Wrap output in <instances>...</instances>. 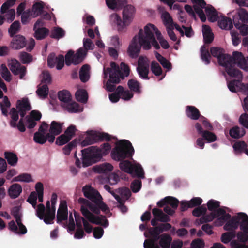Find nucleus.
Returning <instances> with one entry per match:
<instances>
[{
	"label": "nucleus",
	"instance_id": "obj_20",
	"mask_svg": "<svg viewBox=\"0 0 248 248\" xmlns=\"http://www.w3.org/2000/svg\"><path fill=\"white\" fill-rule=\"evenodd\" d=\"M185 112L186 116L193 120H197L202 116L199 109L193 106H187Z\"/></svg>",
	"mask_w": 248,
	"mask_h": 248
},
{
	"label": "nucleus",
	"instance_id": "obj_56",
	"mask_svg": "<svg viewBox=\"0 0 248 248\" xmlns=\"http://www.w3.org/2000/svg\"><path fill=\"white\" fill-rule=\"evenodd\" d=\"M19 58L23 64L29 63L32 60V56L30 54L24 51L20 52Z\"/></svg>",
	"mask_w": 248,
	"mask_h": 248
},
{
	"label": "nucleus",
	"instance_id": "obj_42",
	"mask_svg": "<svg viewBox=\"0 0 248 248\" xmlns=\"http://www.w3.org/2000/svg\"><path fill=\"white\" fill-rule=\"evenodd\" d=\"M4 157L9 165L13 166L16 165L18 161V157L15 153L11 152H5Z\"/></svg>",
	"mask_w": 248,
	"mask_h": 248
},
{
	"label": "nucleus",
	"instance_id": "obj_6",
	"mask_svg": "<svg viewBox=\"0 0 248 248\" xmlns=\"http://www.w3.org/2000/svg\"><path fill=\"white\" fill-rule=\"evenodd\" d=\"M111 148L109 143H105L101 145V148L91 146L81 150L82 166L87 167L99 161L103 155L109 153Z\"/></svg>",
	"mask_w": 248,
	"mask_h": 248
},
{
	"label": "nucleus",
	"instance_id": "obj_5",
	"mask_svg": "<svg viewBox=\"0 0 248 248\" xmlns=\"http://www.w3.org/2000/svg\"><path fill=\"white\" fill-rule=\"evenodd\" d=\"M239 227L240 231L236 233L239 242L245 243L248 240V216L245 213L239 212L231 217L224 225L225 230L235 231Z\"/></svg>",
	"mask_w": 248,
	"mask_h": 248
},
{
	"label": "nucleus",
	"instance_id": "obj_29",
	"mask_svg": "<svg viewBox=\"0 0 248 248\" xmlns=\"http://www.w3.org/2000/svg\"><path fill=\"white\" fill-rule=\"evenodd\" d=\"M90 67L88 64L83 65L79 71V78L82 82H86L89 79Z\"/></svg>",
	"mask_w": 248,
	"mask_h": 248
},
{
	"label": "nucleus",
	"instance_id": "obj_24",
	"mask_svg": "<svg viewBox=\"0 0 248 248\" xmlns=\"http://www.w3.org/2000/svg\"><path fill=\"white\" fill-rule=\"evenodd\" d=\"M152 214L154 217H157L158 221L161 222H168L171 220L170 217L168 215L164 214L161 209L158 208H153Z\"/></svg>",
	"mask_w": 248,
	"mask_h": 248
},
{
	"label": "nucleus",
	"instance_id": "obj_10",
	"mask_svg": "<svg viewBox=\"0 0 248 248\" xmlns=\"http://www.w3.org/2000/svg\"><path fill=\"white\" fill-rule=\"evenodd\" d=\"M36 212L37 217L41 220L43 219L46 224L53 223V220L55 217V207H50L49 201L46 202V209L43 204L40 203L38 205Z\"/></svg>",
	"mask_w": 248,
	"mask_h": 248
},
{
	"label": "nucleus",
	"instance_id": "obj_15",
	"mask_svg": "<svg viewBox=\"0 0 248 248\" xmlns=\"http://www.w3.org/2000/svg\"><path fill=\"white\" fill-rule=\"evenodd\" d=\"M64 56L60 54L58 57L56 56L54 53H50L47 58V64L50 68H53L56 65L58 70L62 69L64 66Z\"/></svg>",
	"mask_w": 248,
	"mask_h": 248
},
{
	"label": "nucleus",
	"instance_id": "obj_50",
	"mask_svg": "<svg viewBox=\"0 0 248 248\" xmlns=\"http://www.w3.org/2000/svg\"><path fill=\"white\" fill-rule=\"evenodd\" d=\"M16 108L17 109H24L25 110H30L31 108V107L30 104L29 100L27 98L23 99L21 100H17L16 102Z\"/></svg>",
	"mask_w": 248,
	"mask_h": 248
},
{
	"label": "nucleus",
	"instance_id": "obj_14",
	"mask_svg": "<svg viewBox=\"0 0 248 248\" xmlns=\"http://www.w3.org/2000/svg\"><path fill=\"white\" fill-rule=\"evenodd\" d=\"M63 124V123L55 121L51 122L49 128V132L47 133V137L49 138V142L51 143L54 142L55 136H57L62 133Z\"/></svg>",
	"mask_w": 248,
	"mask_h": 248
},
{
	"label": "nucleus",
	"instance_id": "obj_27",
	"mask_svg": "<svg viewBox=\"0 0 248 248\" xmlns=\"http://www.w3.org/2000/svg\"><path fill=\"white\" fill-rule=\"evenodd\" d=\"M243 76L241 78H238V79L232 80L228 82V87L229 90L232 93H236V88H240V89L243 90L242 88V84H243L241 82Z\"/></svg>",
	"mask_w": 248,
	"mask_h": 248
},
{
	"label": "nucleus",
	"instance_id": "obj_57",
	"mask_svg": "<svg viewBox=\"0 0 248 248\" xmlns=\"http://www.w3.org/2000/svg\"><path fill=\"white\" fill-rule=\"evenodd\" d=\"M66 108L69 112L76 113L79 112V105L75 102L66 103Z\"/></svg>",
	"mask_w": 248,
	"mask_h": 248
},
{
	"label": "nucleus",
	"instance_id": "obj_39",
	"mask_svg": "<svg viewBox=\"0 0 248 248\" xmlns=\"http://www.w3.org/2000/svg\"><path fill=\"white\" fill-rule=\"evenodd\" d=\"M161 17L163 21V23L166 29L174 27V22L172 17L167 11H165L162 13Z\"/></svg>",
	"mask_w": 248,
	"mask_h": 248
},
{
	"label": "nucleus",
	"instance_id": "obj_19",
	"mask_svg": "<svg viewBox=\"0 0 248 248\" xmlns=\"http://www.w3.org/2000/svg\"><path fill=\"white\" fill-rule=\"evenodd\" d=\"M11 46L14 49L17 50L23 48L26 45V38L21 35H16L12 37Z\"/></svg>",
	"mask_w": 248,
	"mask_h": 248
},
{
	"label": "nucleus",
	"instance_id": "obj_36",
	"mask_svg": "<svg viewBox=\"0 0 248 248\" xmlns=\"http://www.w3.org/2000/svg\"><path fill=\"white\" fill-rule=\"evenodd\" d=\"M58 98L61 101L65 103H68L72 100L70 93L66 90L59 91L58 93Z\"/></svg>",
	"mask_w": 248,
	"mask_h": 248
},
{
	"label": "nucleus",
	"instance_id": "obj_49",
	"mask_svg": "<svg viewBox=\"0 0 248 248\" xmlns=\"http://www.w3.org/2000/svg\"><path fill=\"white\" fill-rule=\"evenodd\" d=\"M133 173L138 178L143 179L145 177L143 169L141 165L139 164H136L133 165L132 174Z\"/></svg>",
	"mask_w": 248,
	"mask_h": 248
},
{
	"label": "nucleus",
	"instance_id": "obj_11",
	"mask_svg": "<svg viewBox=\"0 0 248 248\" xmlns=\"http://www.w3.org/2000/svg\"><path fill=\"white\" fill-rule=\"evenodd\" d=\"M161 233L158 226L148 228L144 233L146 237L150 238L146 239L144 242V248H160V246L156 243L160 237Z\"/></svg>",
	"mask_w": 248,
	"mask_h": 248
},
{
	"label": "nucleus",
	"instance_id": "obj_52",
	"mask_svg": "<svg viewBox=\"0 0 248 248\" xmlns=\"http://www.w3.org/2000/svg\"><path fill=\"white\" fill-rule=\"evenodd\" d=\"M12 181L29 183L32 182L33 180L31 174L28 173H22L14 178Z\"/></svg>",
	"mask_w": 248,
	"mask_h": 248
},
{
	"label": "nucleus",
	"instance_id": "obj_13",
	"mask_svg": "<svg viewBox=\"0 0 248 248\" xmlns=\"http://www.w3.org/2000/svg\"><path fill=\"white\" fill-rule=\"evenodd\" d=\"M10 70L15 75H19L20 78L22 79L26 72V68L21 65L20 62L16 59H12L8 61V64Z\"/></svg>",
	"mask_w": 248,
	"mask_h": 248
},
{
	"label": "nucleus",
	"instance_id": "obj_58",
	"mask_svg": "<svg viewBox=\"0 0 248 248\" xmlns=\"http://www.w3.org/2000/svg\"><path fill=\"white\" fill-rule=\"evenodd\" d=\"M156 36L162 47L165 49H168L170 47V45L167 41L163 38L159 30H156Z\"/></svg>",
	"mask_w": 248,
	"mask_h": 248
},
{
	"label": "nucleus",
	"instance_id": "obj_45",
	"mask_svg": "<svg viewBox=\"0 0 248 248\" xmlns=\"http://www.w3.org/2000/svg\"><path fill=\"white\" fill-rule=\"evenodd\" d=\"M49 89L47 84H44L42 86L39 85L37 86L36 94L42 98H46L48 94Z\"/></svg>",
	"mask_w": 248,
	"mask_h": 248
},
{
	"label": "nucleus",
	"instance_id": "obj_31",
	"mask_svg": "<svg viewBox=\"0 0 248 248\" xmlns=\"http://www.w3.org/2000/svg\"><path fill=\"white\" fill-rule=\"evenodd\" d=\"M86 52L82 48H79L77 53L72 56L73 64L78 65L82 62L85 56H86Z\"/></svg>",
	"mask_w": 248,
	"mask_h": 248
},
{
	"label": "nucleus",
	"instance_id": "obj_23",
	"mask_svg": "<svg viewBox=\"0 0 248 248\" xmlns=\"http://www.w3.org/2000/svg\"><path fill=\"white\" fill-rule=\"evenodd\" d=\"M202 33L203 40L205 44H210L214 40V34L211 28L208 25H202Z\"/></svg>",
	"mask_w": 248,
	"mask_h": 248
},
{
	"label": "nucleus",
	"instance_id": "obj_30",
	"mask_svg": "<svg viewBox=\"0 0 248 248\" xmlns=\"http://www.w3.org/2000/svg\"><path fill=\"white\" fill-rule=\"evenodd\" d=\"M205 12L208 17V20L212 22L216 21L218 18L217 11L212 5H208L205 8Z\"/></svg>",
	"mask_w": 248,
	"mask_h": 248
},
{
	"label": "nucleus",
	"instance_id": "obj_3",
	"mask_svg": "<svg viewBox=\"0 0 248 248\" xmlns=\"http://www.w3.org/2000/svg\"><path fill=\"white\" fill-rule=\"evenodd\" d=\"M134 153V149L131 142L126 140H123L116 143V146L113 149L111 154L114 160L120 161L119 167L121 170L132 174V168L134 165L130 161L124 159L126 158H131Z\"/></svg>",
	"mask_w": 248,
	"mask_h": 248
},
{
	"label": "nucleus",
	"instance_id": "obj_26",
	"mask_svg": "<svg viewBox=\"0 0 248 248\" xmlns=\"http://www.w3.org/2000/svg\"><path fill=\"white\" fill-rule=\"evenodd\" d=\"M159 244L162 248H170L172 241L171 236L168 234L164 233L159 237Z\"/></svg>",
	"mask_w": 248,
	"mask_h": 248
},
{
	"label": "nucleus",
	"instance_id": "obj_25",
	"mask_svg": "<svg viewBox=\"0 0 248 248\" xmlns=\"http://www.w3.org/2000/svg\"><path fill=\"white\" fill-rule=\"evenodd\" d=\"M22 190L21 186L19 184H12L8 189V194L12 199L18 197Z\"/></svg>",
	"mask_w": 248,
	"mask_h": 248
},
{
	"label": "nucleus",
	"instance_id": "obj_64",
	"mask_svg": "<svg viewBox=\"0 0 248 248\" xmlns=\"http://www.w3.org/2000/svg\"><path fill=\"white\" fill-rule=\"evenodd\" d=\"M239 122L244 127L248 129V114H242L239 118Z\"/></svg>",
	"mask_w": 248,
	"mask_h": 248
},
{
	"label": "nucleus",
	"instance_id": "obj_44",
	"mask_svg": "<svg viewBox=\"0 0 248 248\" xmlns=\"http://www.w3.org/2000/svg\"><path fill=\"white\" fill-rule=\"evenodd\" d=\"M65 31L60 27H55L52 30L50 37L51 38L59 39L65 36Z\"/></svg>",
	"mask_w": 248,
	"mask_h": 248
},
{
	"label": "nucleus",
	"instance_id": "obj_16",
	"mask_svg": "<svg viewBox=\"0 0 248 248\" xmlns=\"http://www.w3.org/2000/svg\"><path fill=\"white\" fill-rule=\"evenodd\" d=\"M194 4L193 9L199 16L201 20L204 22L206 20L205 15L204 13L203 9H205L206 6V3L204 0H191Z\"/></svg>",
	"mask_w": 248,
	"mask_h": 248
},
{
	"label": "nucleus",
	"instance_id": "obj_33",
	"mask_svg": "<svg viewBox=\"0 0 248 248\" xmlns=\"http://www.w3.org/2000/svg\"><path fill=\"white\" fill-rule=\"evenodd\" d=\"M34 37L37 40H42L45 39L48 35L49 31L45 27H42L35 29Z\"/></svg>",
	"mask_w": 248,
	"mask_h": 248
},
{
	"label": "nucleus",
	"instance_id": "obj_37",
	"mask_svg": "<svg viewBox=\"0 0 248 248\" xmlns=\"http://www.w3.org/2000/svg\"><path fill=\"white\" fill-rule=\"evenodd\" d=\"M127 85L131 91L138 94H140L141 93L140 84L137 80L134 79H129L128 81Z\"/></svg>",
	"mask_w": 248,
	"mask_h": 248
},
{
	"label": "nucleus",
	"instance_id": "obj_28",
	"mask_svg": "<svg viewBox=\"0 0 248 248\" xmlns=\"http://www.w3.org/2000/svg\"><path fill=\"white\" fill-rule=\"evenodd\" d=\"M245 133V130L243 128L237 126L231 128L229 131L230 136L234 139H239L243 136Z\"/></svg>",
	"mask_w": 248,
	"mask_h": 248
},
{
	"label": "nucleus",
	"instance_id": "obj_12",
	"mask_svg": "<svg viewBox=\"0 0 248 248\" xmlns=\"http://www.w3.org/2000/svg\"><path fill=\"white\" fill-rule=\"evenodd\" d=\"M112 139L117 140L115 137L105 132H95L87 136L81 142L82 146H86L100 141H109Z\"/></svg>",
	"mask_w": 248,
	"mask_h": 248
},
{
	"label": "nucleus",
	"instance_id": "obj_62",
	"mask_svg": "<svg viewBox=\"0 0 248 248\" xmlns=\"http://www.w3.org/2000/svg\"><path fill=\"white\" fill-rule=\"evenodd\" d=\"M207 205L209 210L214 212L218 209L217 208L220 206V202L218 201L211 199L208 202Z\"/></svg>",
	"mask_w": 248,
	"mask_h": 248
},
{
	"label": "nucleus",
	"instance_id": "obj_51",
	"mask_svg": "<svg viewBox=\"0 0 248 248\" xmlns=\"http://www.w3.org/2000/svg\"><path fill=\"white\" fill-rule=\"evenodd\" d=\"M137 70L139 76L142 79L149 80L150 78L148 77L149 72V66L144 67H137Z\"/></svg>",
	"mask_w": 248,
	"mask_h": 248
},
{
	"label": "nucleus",
	"instance_id": "obj_61",
	"mask_svg": "<svg viewBox=\"0 0 248 248\" xmlns=\"http://www.w3.org/2000/svg\"><path fill=\"white\" fill-rule=\"evenodd\" d=\"M21 15V20L22 23L23 25H26L29 23L30 17L32 16L31 10L30 9H28L26 11H25Z\"/></svg>",
	"mask_w": 248,
	"mask_h": 248
},
{
	"label": "nucleus",
	"instance_id": "obj_18",
	"mask_svg": "<svg viewBox=\"0 0 248 248\" xmlns=\"http://www.w3.org/2000/svg\"><path fill=\"white\" fill-rule=\"evenodd\" d=\"M195 127L198 133L201 135L202 138L207 142H213L217 140V136L214 133L208 130H203L202 125L199 123L195 124Z\"/></svg>",
	"mask_w": 248,
	"mask_h": 248
},
{
	"label": "nucleus",
	"instance_id": "obj_54",
	"mask_svg": "<svg viewBox=\"0 0 248 248\" xmlns=\"http://www.w3.org/2000/svg\"><path fill=\"white\" fill-rule=\"evenodd\" d=\"M151 70L152 72L156 76H159L162 74L161 67L155 61H153L152 62Z\"/></svg>",
	"mask_w": 248,
	"mask_h": 248
},
{
	"label": "nucleus",
	"instance_id": "obj_35",
	"mask_svg": "<svg viewBox=\"0 0 248 248\" xmlns=\"http://www.w3.org/2000/svg\"><path fill=\"white\" fill-rule=\"evenodd\" d=\"M219 26L223 29L231 30L233 27L232 19L227 17L223 16L218 21Z\"/></svg>",
	"mask_w": 248,
	"mask_h": 248
},
{
	"label": "nucleus",
	"instance_id": "obj_46",
	"mask_svg": "<svg viewBox=\"0 0 248 248\" xmlns=\"http://www.w3.org/2000/svg\"><path fill=\"white\" fill-rule=\"evenodd\" d=\"M10 114L11 117L10 125L12 127L16 128V122L19 119L18 111L15 108H12L10 110Z\"/></svg>",
	"mask_w": 248,
	"mask_h": 248
},
{
	"label": "nucleus",
	"instance_id": "obj_40",
	"mask_svg": "<svg viewBox=\"0 0 248 248\" xmlns=\"http://www.w3.org/2000/svg\"><path fill=\"white\" fill-rule=\"evenodd\" d=\"M117 93L120 94L122 99L124 100H129L133 97V93L129 90H124L122 86L117 87Z\"/></svg>",
	"mask_w": 248,
	"mask_h": 248
},
{
	"label": "nucleus",
	"instance_id": "obj_59",
	"mask_svg": "<svg viewBox=\"0 0 248 248\" xmlns=\"http://www.w3.org/2000/svg\"><path fill=\"white\" fill-rule=\"evenodd\" d=\"M242 24L248 22V13L244 9L240 10L236 15Z\"/></svg>",
	"mask_w": 248,
	"mask_h": 248
},
{
	"label": "nucleus",
	"instance_id": "obj_8",
	"mask_svg": "<svg viewBox=\"0 0 248 248\" xmlns=\"http://www.w3.org/2000/svg\"><path fill=\"white\" fill-rule=\"evenodd\" d=\"M158 29L152 24H148L144 27V34L143 30L140 29L139 32L138 40L139 43L145 50H149L152 46L156 49H159L160 47L154 35V32L156 34Z\"/></svg>",
	"mask_w": 248,
	"mask_h": 248
},
{
	"label": "nucleus",
	"instance_id": "obj_47",
	"mask_svg": "<svg viewBox=\"0 0 248 248\" xmlns=\"http://www.w3.org/2000/svg\"><path fill=\"white\" fill-rule=\"evenodd\" d=\"M76 99L81 103H86L88 100L87 92L85 90H78L75 93Z\"/></svg>",
	"mask_w": 248,
	"mask_h": 248
},
{
	"label": "nucleus",
	"instance_id": "obj_38",
	"mask_svg": "<svg viewBox=\"0 0 248 248\" xmlns=\"http://www.w3.org/2000/svg\"><path fill=\"white\" fill-rule=\"evenodd\" d=\"M127 2V0H106L108 7L114 10L118 7L123 6Z\"/></svg>",
	"mask_w": 248,
	"mask_h": 248
},
{
	"label": "nucleus",
	"instance_id": "obj_48",
	"mask_svg": "<svg viewBox=\"0 0 248 248\" xmlns=\"http://www.w3.org/2000/svg\"><path fill=\"white\" fill-rule=\"evenodd\" d=\"M235 231L228 232L223 233L221 236V241L224 244H227L236 236Z\"/></svg>",
	"mask_w": 248,
	"mask_h": 248
},
{
	"label": "nucleus",
	"instance_id": "obj_63",
	"mask_svg": "<svg viewBox=\"0 0 248 248\" xmlns=\"http://www.w3.org/2000/svg\"><path fill=\"white\" fill-rule=\"evenodd\" d=\"M206 211V207L203 205L195 208L192 211V215L195 217H199L202 215H204Z\"/></svg>",
	"mask_w": 248,
	"mask_h": 248
},
{
	"label": "nucleus",
	"instance_id": "obj_9",
	"mask_svg": "<svg viewBox=\"0 0 248 248\" xmlns=\"http://www.w3.org/2000/svg\"><path fill=\"white\" fill-rule=\"evenodd\" d=\"M135 12V8L131 5L125 6L123 11V20L121 17L117 14L111 15L114 23L117 25V28L119 33L125 32L127 26L131 22L133 14Z\"/></svg>",
	"mask_w": 248,
	"mask_h": 248
},
{
	"label": "nucleus",
	"instance_id": "obj_22",
	"mask_svg": "<svg viewBox=\"0 0 248 248\" xmlns=\"http://www.w3.org/2000/svg\"><path fill=\"white\" fill-rule=\"evenodd\" d=\"M217 222H219V226H222L225 222H226L229 220L231 217V215L227 213L226 211L222 208H219L217 210Z\"/></svg>",
	"mask_w": 248,
	"mask_h": 248
},
{
	"label": "nucleus",
	"instance_id": "obj_34",
	"mask_svg": "<svg viewBox=\"0 0 248 248\" xmlns=\"http://www.w3.org/2000/svg\"><path fill=\"white\" fill-rule=\"evenodd\" d=\"M236 154H240L244 152L248 156V149H247V144L244 141L235 143L233 146Z\"/></svg>",
	"mask_w": 248,
	"mask_h": 248
},
{
	"label": "nucleus",
	"instance_id": "obj_53",
	"mask_svg": "<svg viewBox=\"0 0 248 248\" xmlns=\"http://www.w3.org/2000/svg\"><path fill=\"white\" fill-rule=\"evenodd\" d=\"M20 28V24L18 20L14 21L10 25L8 32L11 37H13L18 31Z\"/></svg>",
	"mask_w": 248,
	"mask_h": 248
},
{
	"label": "nucleus",
	"instance_id": "obj_21",
	"mask_svg": "<svg viewBox=\"0 0 248 248\" xmlns=\"http://www.w3.org/2000/svg\"><path fill=\"white\" fill-rule=\"evenodd\" d=\"M113 166L108 163H104L93 166V170L94 172L98 173H108L113 170Z\"/></svg>",
	"mask_w": 248,
	"mask_h": 248
},
{
	"label": "nucleus",
	"instance_id": "obj_7",
	"mask_svg": "<svg viewBox=\"0 0 248 248\" xmlns=\"http://www.w3.org/2000/svg\"><path fill=\"white\" fill-rule=\"evenodd\" d=\"M158 29L152 24H148L144 27V34L143 30L140 29L139 32L138 40L139 43L145 50H149L152 46L156 49H159L160 47L154 35V32L156 34Z\"/></svg>",
	"mask_w": 248,
	"mask_h": 248
},
{
	"label": "nucleus",
	"instance_id": "obj_32",
	"mask_svg": "<svg viewBox=\"0 0 248 248\" xmlns=\"http://www.w3.org/2000/svg\"><path fill=\"white\" fill-rule=\"evenodd\" d=\"M44 8L43 2L41 1L34 3L31 11L32 17H36L41 15L43 13Z\"/></svg>",
	"mask_w": 248,
	"mask_h": 248
},
{
	"label": "nucleus",
	"instance_id": "obj_41",
	"mask_svg": "<svg viewBox=\"0 0 248 248\" xmlns=\"http://www.w3.org/2000/svg\"><path fill=\"white\" fill-rule=\"evenodd\" d=\"M200 51L202 60L204 62L205 64H209L210 63L211 55L208 48L203 45L201 47Z\"/></svg>",
	"mask_w": 248,
	"mask_h": 248
},
{
	"label": "nucleus",
	"instance_id": "obj_4",
	"mask_svg": "<svg viewBox=\"0 0 248 248\" xmlns=\"http://www.w3.org/2000/svg\"><path fill=\"white\" fill-rule=\"evenodd\" d=\"M130 74L129 66L124 62L120 64V68L114 62H111L110 67L104 68L105 78L109 75V78L106 83V89L110 92H113L116 88L113 84H118L121 79H124Z\"/></svg>",
	"mask_w": 248,
	"mask_h": 248
},
{
	"label": "nucleus",
	"instance_id": "obj_1",
	"mask_svg": "<svg viewBox=\"0 0 248 248\" xmlns=\"http://www.w3.org/2000/svg\"><path fill=\"white\" fill-rule=\"evenodd\" d=\"M82 191L84 196L93 202L83 198L78 199V202L81 204L80 211L83 217L92 223L107 227L109 222L105 216H96L91 212L97 215L100 214V210L105 214L109 212L108 207L102 201V197L100 193L89 185L83 186Z\"/></svg>",
	"mask_w": 248,
	"mask_h": 248
},
{
	"label": "nucleus",
	"instance_id": "obj_60",
	"mask_svg": "<svg viewBox=\"0 0 248 248\" xmlns=\"http://www.w3.org/2000/svg\"><path fill=\"white\" fill-rule=\"evenodd\" d=\"M70 140V137H68L67 135L63 134L56 139L55 143L58 145L62 146L68 142Z\"/></svg>",
	"mask_w": 248,
	"mask_h": 248
},
{
	"label": "nucleus",
	"instance_id": "obj_43",
	"mask_svg": "<svg viewBox=\"0 0 248 248\" xmlns=\"http://www.w3.org/2000/svg\"><path fill=\"white\" fill-rule=\"evenodd\" d=\"M49 138L47 137V133L46 135L36 132L34 134L33 140L37 143L43 144L46 141L49 142Z\"/></svg>",
	"mask_w": 248,
	"mask_h": 248
},
{
	"label": "nucleus",
	"instance_id": "obj_55",
	"mask_svg": "<svg viewBox=\"0 0 248 248\" xmlns=\"http://www.w3.org/2000/svg\"><path fill=\"white\" fill-rule=\"evenodd\" d=\"M116 191L124 199L127 200L131 195L130 190L128 187H122L116 190Z\"/></svg>",
	"mask_w": 248,
	"mask_h": 248
},
{
	"label": "nucleus",
	"instance_id": "obj_2",
	"mask_svg": "<svg viewBox=\"0 0 248 248\" xmlns=\"http://www.w3.org/2000/svg\"><path fill=\"white\" fill-rule=\"evenodd\" d=\"M211 55L217 58L218 64L225 67V71L231 77L241 78L242 72L235 67L237 64L240 68L248 70V66L244 56L241 52L234 51L233 56L225 53L224 49L218 47H212L210 48Z\"/></svg>",
	"mask_w": 248,
	"mask_h": 248
},
{
	"label": "nucleus",
	"instance_id": "obj_17",
	"mask_svg": "<svg viewBox=\"0 0 248 248\" xmlns=\"http://www.w3.org/2000/svg\"><path fill=\"white\" fill-rule=\"evenodd\" d=\"M137 40V36H135L132 39L127 49V54L132 58H136L139 56L141 47L142 46L139 42L138 43Z\"/></svg>",
	"mask_w": 248,
	"mask_h": 248
}]
</instances>
